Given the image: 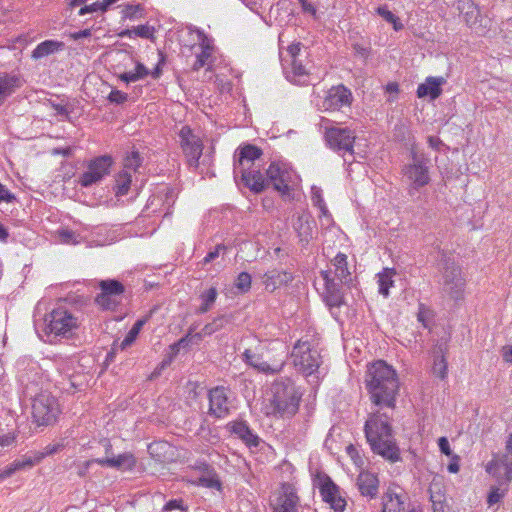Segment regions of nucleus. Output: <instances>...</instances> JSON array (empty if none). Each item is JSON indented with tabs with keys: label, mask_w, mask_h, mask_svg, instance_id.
Masks as SVG:
<instances>
[{
	"label": "nucleus",
	"mask_w": 512,
	"mask_h": 512,
	"mask_svg": "<svg viewBox=\"0 0 512 512\" xmlns=\"http://www.w3.org/2000/svg\"><path fill=\"white\" fill-rule=\"evenodd\" d=\"M365 385L372 404L378 409L371 412L364 425V433L373 453L395 463L401 459L400 448L395 439L392 415L381 410L393 411L400 389L396 371L383 360L372 363L366 372Z\"/></svg>",
	"instance_id": "nucleus-1"
},
{
	"label": "nucleus",
	"mask_w": 512,
	"mask_h": 512,
	"mask_svg": "<svg viewBox=\"0 0 512 512\" xmlns=\"http://www.w3.org/2000/svg\"><path fill=\"white\" fill-rule=\"evenodd\" d=\"M235 155L234 174L241 176L243 184L252 192L259 194L266 189L264 174L255 167V160L262 155V150L255 145L247 144L240 147Z\"/></svg>",
	"instance_id": "nucleus-2"
},
{
	"label": "nucleus",
	"mask_w": 512,
	"mask_h": 512,
	"mask_svg": "<svg viewBox=\"0 0 512 512\" xmlns=\"http://www.w3.org/2000/svg\"><path fill=\"white\" fill-rule=\"evenodd\" d=\"M301 392L297 389L294 382L289 378H280L275 380L270 387L268 414L281 418H290L294 416L301 400Z\"/></svg>",
	"instance_id": "nucleus-3"
},
{
	"label": "nucleus",
	"mask_w": 512,
	"mask_h": 512,
	"mask_svg": "<svg viewBox=\"0 0 512 512\" xmlns=\"http://www.w3.org/2000/svg\"><path fill=\"white\" fill-rule=\"evenodd\" d=\"M35 326L39 336H46L45 341L52 343L58 337L70 338L78 328V319L65 306L60 305Z\"/></svg>",
	"instance_id": "nucleus-4"
},
{
	"label": "nucleus",
	"mask_w": 512,
	"mask_h": 512,
	"mask_svg": "<svg viewBox=\"0 0 512 512\" xmlns=\"http://www.w3.org/2000/svg\"><path fill=\"white\" fill-rule=\"evenodd\" d=\"M437 269L441 274L440 285L443 294L455 302L462 300L466 281L461 267L456 264L450 252L442 250L438 253Z\"/></svg>",
	"instance_id": "nucleus-5"
},
{
	"label": "nucleus",
	"mask_w": 512,
	"mask_h": 512,
	"mask_svg": "<svg viewBox=\"0 0 512 512\" xmlns=\"http://www.w3.org/2000/svg\"><path fill=\"white\" fill-rule=\"evenodd\" d=\"M290 357L295 369L306 377L317 373L322 363L320 353L312 349L309 342L301 340L293 346Z\"/></svg>",
	"instance_id": "nucleus-6"
},
{
	"label": "nucleus",
	"mask_w": 512,
	"mask_h": 512,
	"mask_svg": "<svg viewBox=\"0 0 512 512\" xmlns=\"http://www.w3.org/2000/svg\"><path fill=\"white\" fill-rule=\"evenodd\" d=\"M412 163L406 165L403 169L404 177L410 183L409 194L426 186L430 182L429 159L423 153H418L414 149L411 151Z\"/></svg>",
	"instance_id": "nucleus-7"
},
{
	"label": "nucleus",
	"mask_w": 512,
	"mask_h": 512,
	"mask_svg": "<svg viewBox=\"0 0 512 512\" xmlns=\"http://www.w3.org/2000/svg\"><path fill=\"white\" fill-rule=\"evenodd\" d=\"M59 413L58 401L49 393H40L32 401V417L38 426L53 425Z\"/></svg>",
	"instance_id": "nucleus-8"
},
{
	"label": "nucleus",
	"mask_w": 512,
	"mask_h": 512,
	"mask_svg": "<svg viewBox=\"0 0 512 512\" xmlns=\"http://www.w3.org/2000/svg\"><path fill=\"white\" fill-rule=\"evenodd\" d=\"M330 120L323 118L322 125H325V140L330 149L337 153H349L353 155V146L356 139L354 131L348 127L328 126Z\"/></svg>",
	"instance_id": "nucleus-9"
},
{
	"label": "nucleus",
	"mask_w": 512,
	"mask_h": 512,
	"mask_svg": "<svg viewBox=\"0 0 512 512\" xmlns=\"http://www.w3.org/2000/svg\"><path fill=\"white\" fill-rule=\"evenodd\" d=\"M65 445L63 443H55L47 445L43 451H35L32 454L23 455L20 459H16L5 469L0 470V482L4 479L11 477L14 473L20 470L31 468L40 463L46 456L53 455L63 450Z\"/></svg>",
	"instance_id": "nucleus-10"
},
{
	"label": "nucleus",
	"mask_w": 512,
	"mask_h": 512,
	"mask_svg": "<svg viewBox=\"0 0 512 512\" xmlns=\"http://www.w3.org/2000/svg\"><path fill=\"white\" fill-rule=\"evenodd\" d=\"M101 292L96 296V303L104 310L115 311L122 301L125 291L124 285L115 279L101 280L99 282Z\"/></svg>",
	"instance_id": "nucleus-11"
},
{
	"label": "nucleus",
	"mask_w": 512,
	"mask_h": 512,
	"mask_svg": "<svg viewBox=\"0 0 512 512\" xmlns=\"http://www.w3.org/2000/svg\"><path fill=\"white\" fill-rule=\"evenodd\" d=\"M178 136L181 149L186 157L188 165L197 168L203 151V142L201 138L187 125L180 129Z\"/></svg>",
	"instance_id": "nucleus-12"
},
{
	"label": "nucleus",
	"mask_w": 512,
	"mask_h": 512,
	"mask_svg": "<svg viewBox=\"0 0 512 512\" xmlns=\"http://www.w3.org/2000/svg\"><path fill=\"white\" fill-rule=\"evenodd\" d=\"M352 101V92L341 84L328 90L322 102V107L325 111H339L343 107H350Z\"/></svg>",
	"instance_id": "nucleus-13"
},
{
	"label": "nucleus",
	"mask_w": 512,
	"mask_h": 512,
	"mask_svg": "<svg viewBox=\"0 0 512 512\" xmlns=\"http://www.w3.org/2000/svg\"><path fill=\"white\" fill-rule=\"evenodd\" d=\"M228 389L224 386H216L208 391V414L215 418H224L230 413L228 406Z\"/></svg>",
	"instance_id": "nucleus-14"
},
{
	"label": "nucleus",
	"mask_w": 512,
	"mask_h": 512,
	"mask_svg": "<svg viewBox=\"0 0 512 512\" xmlns=\"http://www.w3.org/2000/svg\"><path fill=\"white\" fill-rule=\"evenodd\" d=\"M290 179L291 173L287 169L282 168L276 162H272L269 165L268 169L266 170V177L264 176V180L266 181V188L271 183L273 188L283 195L289 193Z\"/></svg>",
	"instance_id": "nucleus-15"
},
{
	"label": "nucleus",
	"mask_w": 512,
	"mask_h": 512,
	"mask_svg": "<svg viewBox=\"0 0 512 512\" xmlns=\"http://www.w3.org/2000/svg\"><path fill=\"white\" fill-rule=\"evenodd\" d=\"M325 281V302L330 307H340L344 303V296L340 281L332 277L331 270L321 271Z\"/></svg>",
	"instance_id": "nucleus-16"
},
{
	"label": "nucleus",
	"mask_w": 512,
	"mask_h": 512,
	"mask_svg": "<svg viewBox=\"0 0 512 512\" xmlns=\"http://www.w3.org/2000/svg\"><path fill=\"white\" fill-rule=\"evenodd\" d=\"M282 493L273 507V512H298L299 497L295 487L290 483H283Z\"/></svg>",
	"instance_id": "nucleus-17"
},
{
	"label": "nucleus",
	"mask_w": 512,
	"mask_h": 512,
	"mask_svg": "<svg viewBox=\"0 0 512 512\" xmlns=\"http://www.w3.org/2000/svg\"><path fill=\"white\" fill-rule=\"evenodd\" d=\"M227 429L249 447L259 445V437L252 431L248 423L244 420L232 421L227 424Z\"/></svg>",
	"instance_id": "nucleus-18"
},
{
	"label": "nucleus",
	"mask_w": 512,
	"mask_h": 512,
	"mask_svg": "<svg viewBox=\"0 0 512 512\" xmlns=\"http://www.w3.org/2000/svg\"><path fill=\"white\" fill-rule=\"evenodd\" d=\"M315 226L316 223L309 213H303L297 216L293 223V227L303 246L307 245L313 238V230Z\"/></svg>",
	"instance_id": "nucleus-19"
},
{
	"label": "nucleus",
	"mask_w": 512,
	"mask_h": 512,
	"mask_svg": "<svg viewBox=\"0 0 512 512\" xmlns=\"http://www.w3.org/2000/svg\"><path fill=\"white\" fill-rule=\"evenodd\" d=\"M356 485L363 497L373 499L378 494L379 479L371 472H361L357 477Z\"/></svg>",
	"instance_id": "nucleus-20"
},
{
	"label": "nucleus",
	"mask_w": 512,
	"mask_h": 512,
	"mask_svg": "<svg viewBox=\"0 0 512 512\" xmlns=\"http://www.w3.org/2000/svg\"><path fill=\"white\" fill-rule=\"evenodd\" d=\"M445 83L446 80L443 77H427L425 82L418 86L417 97H429L431 100H435L442 94V85Z\"/></svg>",
	"instance_id": "nucleus-21"
},
{
	"label": "nucleus",
	"mask_w": 512,
	"mask_h": 512,
	"mask_svg": "<svg viewBox=\"0 0 512 512\" xmlns=\"http://www.w3.org/2000/svg\"><path fill=\"white\" fill-rule=\"evenodd\" d=\"M293 280L291 272L273 269L264 274L263 283L265 288L271 292L277 288L287 285Z\"/></svg>",
	"instance_id": "nucleus-22"
},
{
	"label": "nucleus",
	"mask_w": 512,
	"mask_h": 512,
	"mask_svg": "<svg viewBox=\"0 0 512 512\" xmlns=\"http://www.w3.org/2000/svg\"><path fill=\"white\" fill-rule=\"evenodd\" d=\"M101 466L116 468L119 470H131L136 464L135 457L131 453H123L117 457L94 459Z\"/></svg>",
	"instance_id": "nucleus-23"
},
{
	"label": "nucleus",
	"mask_w": 512,
	"mask_h": 512,
	"mask_svg": "<svg viewBox=\"0 0 512 512\" xmlns=\"http://www.w3.org/2000/svg\"><path fill=\"white\" fill-rule=\"evenodd\" d=\"M243 360L249 366L265 374H275L282 369L283 364L277 368L271 367L267 362L263 361L260 354L254 353L250 349H246L242 354Z\"/></svg>",
	"instance_id": "nucleus-24"
},
{
	"label": "nucleus",
	"mask_w": 512,
	"mask_h": 512,
	"mask_svg": "<svg viewBox=\"0 0 512 512\" xmlns=\"http://www.w3.org/2000/svg\"><path fill=\"white\" fill-rule=\"evenodd\" d=\"M457 9L463 15L464 21L469 27H474L481 22L479 8L473 0H459Z\"/></svg>",
	"instance_id": "nucleus-25"
},
{
	"label": "nucleus",
	"mask_w": 512,
	"mask_h": 512,
	"mask_svg": "<svg viewBox=\"0 0 512 512\" xmlns=\"http://www.w3.org/2000/svg\"><path fill=\"white\" fill-rule=\"evenodd\" d=\"M331 265L334 267L333 277L337 278L340 283L349 286L352 279L348 270L347 255L339 252L331 261Z\"/></svg>",
	"instance_id": "nucleus-26"
},
{
	"label": "nucleus",
	"mask_w": 512,
	"mask_h": 512,
	"mask_svg": "<svg viewBox=\"0 0 512 512\" xmlns=\"http://www.w3.org/2000/svg\"><path fill=\"white\" fill-rule=\"evenodd\" d=\"M21 86L17 75L5 74L0 77V105Z\"/></svg>",
	"instance_id": "nucleus-27"
},
{
	"label": "nucleus",
	"mask_w": 512,
	"mask_h": 512,
	"mask_svg": "<svg viewBox=\"0 0 512 512\" xmlns=\"http://www.w3.org/2000/svg\"><path fill=\"white\" fill-rule=\"evenodd\" d=\"M382 512H412L405 504L402 497L390 491L387 492L383 500Z\"/></svg>",
	"instance_id": "nucleus-28"
},
{
	"label": "nucleus",
	"mask_w": 512,
	"mask_h": 512,
	"mask_svg": "<svg viewBox=\"0 0 512 512\" xmlns=\"http://www.w3.org/2000/svg\"><path fill=\"white\" fill-rule=\"evenodd\" d=\"M62 42H58L55 40H45L38 44L36 48L32 52V57L34 59H40L54 52L60 50L63 47Z\"/></svg>",
	"instance_id": "nucleus-29"
},
{
	"label": "nucleus",
	"mask_w": 512,
	"mask_h": 512,
	"mask_svg": "<svg viewBox=\"0 0 512 512\" xmlns=\"http://www.w3.org/2000/svg\"><path fill=\"white\" fill-rule=\"evenodd\" d=\"M234 320L233 314H222L215 317L210 323L203 327L204 335H212L213 333L222 330L226 325L232 323Z\"/></svg>",
	"instance_id": "nucleus-30"
},
{
	"label": "nucleus",
	"mask_w": 512,
	"mask_h": 512,
	"mask_svg": "<svg viewBox=\"0 0 512 512\" xmlns=\"http://www.w3.org/2000/svg\"><path fill=\"white\" fill-rule=\"evenodd\" d=\"M320 494L324 502L330 504L337 495L340 494L339 487L331 480L330 477H326L320 485Z\"/></svg>",
	"instance_id": "nucleus-31"
},
{
	"label": "nucleus",
	"mask_w": 512,
	"mask_h": 512,
	"mask_svg": "<svg viewBox=\"0 0 512 512\" xmlns=\"http://www.w3.org/2000/svg\"><path fill=\"white\" fill-rule=\"evenodd\" d=\"M506 453L500 459L505 467V484L508 485L512 480V433L508 436L505 447Z\"/></svg>",
	"instance_id": "nucleus-32"
},
{
	"label": "nucleus",
	"mask_w": 512,
	"mask_h": 512,
	"mask_svg": "<svg viewBox=\"0 0 512 512\" xmlns=\"http://www.w3.org/2000/svg\"><path fill=\"white\" fill-rule=\"evenodd\" d=\"M171 450L172 447L167 442H154L148 446V452L150 455L159 462L169 460L166 454Z\"/></svg>",
	"instance_id": "nucleus-33"
},
{
	"label": "nucleus",
	"mask_w": 512,
	"mask_h": 512,
	"mask_svg": "<svg viewBox=\"0 0 512 512\" xmlns=\"http://www.w3.org/2000/svg\"><path fill=\"white\" fill-rule=\"evenodd\" d=\"M112 164V159L110 156H100L92 160L88 167L100 173V180L109 173V168Z\"/></svg>",
	"instance_id": "nucleus-34"
},
{
	"label": "nucleus",
	"mask_w": 512,
	"mask_h": 512,
	"mask_svg": "<svg viewBox=\"0 0 512 512\" xmlns=\"http://www.w3.org/2000/svg\"><path fill=\"white\" fill-rule=\"evenodd\" d=\"M395 274L393 269L385 268L378 276L379 293L387 297L389 288L393 285L392 276Z\"/></svg>",
	"instance_id": "nucleus-35"
},
{
	"label": "nucleus",
	"mask_w": 512,
	"mask_h": 512,
	"mask_svg": "<svg viewBox=\"0 0 512 512\" xmlns=\"http://www.w3.org/2000/svg\"><path fill=\"white\" fill-rule=\"evenodd\" d=\"M212 47L208 42L203 40L201 44V52L196 55V60L192 66L193 70L198 71L207 63L211 56Z\"/></svg>",
	"instance_id": "nucleus-36"
},
{
	"label": "nucleus",
	"mask_w": 512,
	"mask_h": 512,
	"mask_svg": "<svg viewBox=\"0 0 512 512\" xmlns=\"http://www.w3.org/2000/svg\"><path fill=\"white\" fill-rule=\"evenodd\" d=\"M376 12L379 16H381L388 23H391L393 25V29L395 31H400L403 29L404 26L400 22V19L395 14H393L390 10H388L386 5L379 6L376 9Z\"/></svg>",
	"instance_id": "nucleus-37"
},
{
	"label": "nucleus",
	"mask_w": 512,
	"mask_h": 512,
	"mask_svg": "<svg viewBox=\"0 0 512 512\" xmlns=\"http://www.w3.org/2000/svg\"><path fill=\"white\" fill-rule=\"evenodd\" d=\"M199 484L203 487L212 489H221V481L213 469L207 467V475H203L199 478Z\"/></svg>",
	"instance_id": "nucleus-38"
},
{
	"label": "nucleus",
	"mask_w": 512,
	"mask_h": 512,
	"mask_svg": "<svg viewBox=\"0 0 512 512\" xmlns=\"http://www.w3.org/2000/svg\"><path fill=\"white\" fill-rule=\"evenodd\" d=\"M145 319H139L135 322V324L132 326L130 331L127 333L125 338L123 339L121 343V348L125 349L128 346H130L137 338L139 332L141 331L143 325L145 324Z\"/></svg>",
	"instance_id": "nucleus-39"
},
{
	"label": "nucleus",
	"mask_w": 512,
	"mask_h": 512,
	"mask_svg": "<svg viewBox=\"0 0 512 512\" xmlns=\"http://www.w3.org/2000/svg\"><path fill=\"white\" fill-rule=\"evenodd\" d=\"M448 365L444 355L436 356L433 365V374L440 379L447 377Z\"/></svg>",
	"instance_id": "nucleus-40"
},
{
	"label": "nucleus",
	"mask_w": 512,
	"mask_h": 512,
	"mask_svg": "<svg viewBox=\"0 0 512 512\" xmlns=\"http://www.w3.org/2000/svg\"><path fill=\"white\" fill-rule=\"evenodd\" d=\"M98 181H100V173L93 171V169H90L89 167L79 179V183L82 187H89Z\"/></svg>",
	"instance_id": "nucleus-41"
},
{
	"label": "nucleus",
	"mask_w": 512,
	"mask_h": 512,
	"mask_svg": "<svg viewBox=\"0 0 512 512\" xmlns=\"http://www.w3.org/2000/svg\"><path fill=\"white\" fill-rule=\"evenodd\" d=\"M130 184H131V175L128 174L127 172L120 173L119 178L117 179L116 194L117 195H125L130 188Z\"/></svg>",
	"instance_id": "nucleus-42"
},
{
	"label": "nucleus",
	"mask_w": 512,
	"mask_h": 512,
	"mask_svg": "<svg viewBox=\"0 0 512 512\" xmlns=\"http://www.w3.org/2000/svg\"><path fill=\"white\" fill-rule=\"evenodd\" d=\"M142 163V157L140 156L138 151H132L127 157L124 159V167L126 169H130L136 171Z\"/></svg>",
	"instance_id": "nucleus-43"
},
{
	"label": "nucleus",
	"mask_w": 512,
	"mask_h": 512,
	"mask_svg": "<svg viewBox=\"0 0 512 512\" xmlns=\"http://www.w3.org/2000/svg\"><path fill=\"white\" fill-rule=\"evenodd\" d=\"M235 286L241 292H247L251 287V276L247 272H241L235 282Z\"/></svg>",
	"instance_id": "nucleus-44"
},
{
	"label": "nucleus",
	"mask_w": 512,
	"mask_h": 512,
	"mask_svg": "<svg viewBox=\"0 0 512 512\" xmlns=\"http://www.w3.org/2000/svg\"><path fill=\"white\" fill-rule=\"evenodd\" d=\"M312 201L313 204L317 206L324 215L328 212L324 199L321 195V190L317 187H312Z\"/></svg>",
	"instance_id": "nucleus-45"
},
{
	"label": "nucleus",
	"mask_w": 512,
	"mask_h": 512,
	"mask_svg": "<svg viewBox=\"0 0 512 512\" xmlns=\"http://www.w3.org/2000/svg\"><path fill=\"white\" fill-rule=\"evenodd\" d=\"M505 495V490H501L499 487H492L488 494L487 502L489 505L497 504Z\"/></svg>",
	"instance_id": "nucleus-46"
},
{
	"label": "nucleus",
	"mask_w": 512,
	"mask_h": 512,
	"mask_svg": "<svg viewBox=\"0 0 512 512\" xmlns=\"http://www.w3.org/2000/svg\"><path fill=\"white\" fill-rule=\"evenodd\" d=\"M108 101L110 103H115V104H123L124 102L127 101L128 99V94L127 93H124L120 90H112L110 92V94L108 95L107 97Z\"/></svg>",
	"instance_id": "nucleus-47"
},
{
	"label": "nucleus",
	"mask_w": 512,
	"mask_h": 512,
	"mask_svg": "<svg viewBox=\"0 0 512 512\" xmlns=\"http://www.w3.org/2000/svg\"><path fill=\"white\" fill-rule=\"evenodd\" d=\"M291 71L295 77H302L308 74L301 60L293 59L290 61Z\"/></svg>",
	"instance_id": "nucleus-48"
},
{
	"label": "nucleus",
	"mask_w": 512,
	"mask_h": 512,
	"mask_svg": "<svg viewBox=\"0 0 512 512\" xmlns=\"http://www.w3.org/2000/svg\"><path fill=\"white\" fill-rule=\"evenodd\" d=\"M226 249L227 247L223 244L216 245L215 248L205 256V258L203 259V263L207 264L214 261L216 258L219 257L221 253H224Z\"/></svg>",
	"instance_id": "nucleus-49"
},
{
	"label": "nucleus",
	"mask_w": 512,
	"mask_h": 512,
	"mask_svg": "<svg viewBox=\"0 0 512 512\" xmlns=\"http://www.w3.org/2000/svg\"><path fill=\"white\" fill-rule=\"evenodd\" d=\"M217 295V289L215 287H211L208 290L202 292L200 298L205 303H208L209 305L213 306L217 299Z\"/></svg>",
	"instance_id": "nucleus-50"
},
{
	"label": "nucleus",
	"mask_w": 512,
	"mask_h": 512,
	"mask_svg": "<svg viewBox=\"0 0 512 512\" xmlns=\"http://www.w3.org/2000/svg\"><path fill=\"white\" fill-rule=\"evenodd\" d=\"M430 492V501L433 503H438L442 500H445V496L441 491V488L437 484H432L429 488Z\"/></svg>",
	"instance_id": "nucleus-51"
},
{
	"label": "nucleus",
	"mask_w": 512,
	"mask_h": 512,
	"mask_svg": "<svg viewBox=\"0 0 512 512\" xmlns=\"http://www.w3.org/2000/svg\"><path fill=\"white\" fill-rule=\"evenodd\" d=\"M12 203L16 201V196L0 183V202Z\"/></svg>",
	"instance_id": "nucleus-52"
},
{
	"label": "nucleus",
	"mask_w": 512,
	"mask_h": 512,
	"mask_svg": "<svg viewBox=\"0 0 512 512\" xmlns=\"http://www.w3.org/2000/svg\"><path fill=\"white\" fill-rule=\"evenodd\" d=\"M103 11V6L101 4L100 1H96L94 2L93 4L91 5H85L84 7H82L80 10H79V15L80 16H83V15H86L88 13H93V12H97V11Z\"/></svg>",
	"instance_id": "nucleus-53"
},
{
	"label": "nucleus",
	"mask_w": 512,
	"mask_h": 512,
	"mask_svg": "<svg viewBox=\"0 0 512 512\" xmlns=\"http://www.w3.org/2000/svg\"><path fill=\"white\" fill-rule=\"evenodd\" d=\"M329 505L335 512H343L346 507V500L339 494Z\"/></svg>",
	"instance_id": "nucleus-54"
},
{
	"label": "nucleus",
	"mask_w": 512,
	"mask_h": 512,
	"mask_svg": "<svg viewBox=\"0 0 512 512\" xmlns=\"http://www.w3.org/2000/svg\"><path fill=\"white\" fill-rule=\"evenodd\" d=\"M51 106L57 115L63 116L65 119H69L71 109L67 105L51 102Z\"/></svg>",
	"instance_id": "nucleus-55"
},
{
	"label": "nucleus",
	"mask_w": 512,
	"mask_h": 512,
	"mask_svg": "<svg viewBox=\"0 0 512 512\" xmlns=\"http://www.w3.org/2000/svg\"><path fill=\"white\" fill-rule=\"evenodd\" d=\"M353 50L356 55L362 57L363 59H367L371 54V48L369 46H363L359 43L353 44Z\"/></svg>",
	"instance_id": "nucleus-56"
},
{
	"label": "nucleus",
	"mask_w": 512,
	"mask_h": 512,
	"mask_svg": "<svg viewBox=\"0 0 512 512\" xmlns=\"http://www.w3.org/2000/svg\"><path fill=\"white\" fill-rule=\"evenodd\" d=\"M133 32L142 38H149L152 35L153 28L148 25H139L134 27Z\"/></svg>",
	"instance_id": "nucleus-57"
},
{
	"label": "nucleus",
	"mask_w": 512,
	"mask_h": 512,
	"mask_svg": "<svg viewBox=\"0 0 512 512\" xmlns=\"http://www.w3.org/2000/svg\"><path fill=\"white\" fill-rule=\"evenodd\" d=\"M175 509L184 510L182 499H172L168 501L163 508L164 511H172Z\"/></svg>",
	"instance_id": "nucleus-58"
},
{
	"label": "nucleus",
	"mask_w": 512,
	"mask_h": 512,
	"mask_svg": "<svg viewBox=\"0 0 512 512\" xmlns=\"http://www.w3.org/2000/svg\"><path fill=\"white\" fill-rule=\"evenodd\" d=\"M438 446H439L441 453L445 454L446 456L452 455V450L450 448L449 441L446 437H440L438 439Z\"/></svg>",
	"instance_id": "nucleus-59"
},
{
	"label": "nucleus",
	"mask_w": 512,
	"mask_h": 512,
	"mask_svg": "<svg viewBox=\"0 0 512 512\" xmlns=\"http://www.w3.org/2000/svg\"><path fill=\"white\" fill-rule=\"evenodd\" d=\"M385 90H386L387 93L390 94V97L388 98V102H393L396 97L392 96V95H397L398 94V92H399V85L396 82H390V83H388L386 85Z\"/></svg>",
	"instance_id": "nucleus-60"
},
{
	"label": "nucleus",
	"mask_w": 512,
	"mask_h": 512,
	"mask_svg": "<svg viewBox=\"0 0 512 512\" xmlns=\"http://www.w3.org/2000/svg\"><path fill=\"white\" fill-rule=\"evenodd\" d=\"M301 44L300 43H296V44H291L289 47H288V56L290 57V61L293 60V59H298L299 58V55H300V48Z\"/></svg>",
	"instance_id": "nucleus-61"
},
{
	"label": "nucleus",
	"mask_w": 512,
	"mask_h": 512,
	"mask_svg": "<svg viewBox=\"0 0 512 512\" xmlns=\"http://www.w3.org/2000/svg\"><path fill=\"white\" fill-rule=\"evenodd\" d=\"M135 74L140 80L148 76L150 74V71L142 63L138 62L136 64Z\"/></svg>",
	"instance_id": "nucleus-62"
},
{
	"label": "nucleus",
	"mask_w": 512,
	"mask_h": 512,
	"mask_svg": "<svg viewBox=\"0 0 512 512\" xmlns=\"http://www.w3.org/2000/svg\"><path fill=\"white\" fill-rule=\"evenodd\" d=\"M15 441V437L11 433L0 435V446L8 447Z\"/></svg>",
	"instance_id": "nucleus-63"
},
{
	"label": "nucleus",
	"mask_w": 512,
	"mask_h": 512,
	"mask_svg": "<svg viewBox=\"0 0 512 512\" xmlns=\"http://www.w3.org/2000/svg\"><path fill=\"white\" fill-rule=\"evenodd\" d=\"M173 361V356H167L165 359L161 361V363L157 366L155 371L153 372V375H159L161 371L169 366L171 362Z\"/></svg>",
	"instance_id": "nucleus-64"
}]
</instances>
